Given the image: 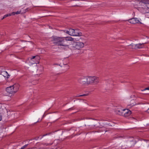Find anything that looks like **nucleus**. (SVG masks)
Wrapping results in <instances>:
<instances>
[{
  "mask_svg": "<svg viewBox=\"0 0 149 149\" xmlns=\"http://www.w3.org/2000/svg\"><path fill=\"white\" fill-rule=\"evenodd\" d=\"M74 38L70 36L65 37H53V43L58 46H61V47L67 50L69 48V46L68 41H73Z\"/></svg>",
  "mask_w": 149,
  "mask_h": 149,
  "instance_id": "obj_1",
  "label": "nucleus"
},
{
  "mask_svg": "<svg viewBox=\"0 0 149 149\" xmlns=\"http://www.w3.org/2000/svg\"><path fill=\"white\" fill-rule=\"evenodd\" d=\"M87 85L96 84L99 82L98 78L96 76L87 77Z\"/></svg>",
  "mask_w": 149,
  "mask_h": 149,
  "instance_id": "obj_2",
  "label": "nucleus"
},
{
  "mask_svg": "<svg viewBox=\"0 0 149 149\" xmlns=\"http://www.w3.org/2000/svg\"><path fill=\"white\" fill-rule=\"evenodd\" d=\"M66 33L70 36H82L81 33L79 31L72 29H69L68 31H67Z\"/></svg>",
  "mask_w": 149,
  "mask_h": 149,
  "instance_id": "obj_3",
  "label": "nucleus"
},
{
  "mask_svg": "<svg viewBox=\"0 0 149 149\" xmlns=\"http://www.w3.org/2000/svg\"><path fill=\"white\" fill-rule=\"evenodd\" d=\"M84 46V44L83 42H74L72 44V46L71 47V48L72 49H79L83 48Z\"/></svg>",
  "mask_w": 149,
  "mask_h": 149,
  "instance_id": "obj_4",
  "label": "nucleus"
},
{
  "mask_svg": "<svg viewBox=\"0 0 149 149\" xmlns=\"http://www.w3.org/2000/svg\"><path fill=\"white\" fill-rule=\"evenodd\" d=\"M78 82L82 85H87V77H81L79 78L78 79Z\"/></svg>",
  "mask_w": 149,
  "mask_h": 149,
  "instance_id": "obj_5",
  "label": "nucleus"
},
{
  "mask_svg": "<svg viewBox=\"0 0 149 149\" xmlns=\"http://www.w3.org/2000/svg\"><path fill=\"white\" fill-rule=\"evenodd\" d=\"M6 91L9 94H11L12 95L14 94L17 92V91L14 88V86H10L6 88Z\"/></svg>",
  "mask_w": 149,
  "mask_h": 149,
  "instance_id": "obj_6",
  "label": "nucleus"
},
{
  "mask_svg": "<svg viewBox=\"0 0 149 149\" xmlns=\"http://www.w3.org/2000/svg\"><path fill=\"white\" fill-rule=\"evenodd\" d=\"M131 113V111L127 109H123L122 116L127 117L129 116Z\"/></svg>",
  "mask_w": 149,
  "mask_h": 149,
  "instance_id": "obj_7",
  "label": "nucleus"
},
{
  "mask_svg": "<svg viewBox=\"0 0 149 149\" xmlns=\"http://www.w3.org/2000/svg\"><path fill=\"white\" fill-rule=\"evenodd\" d=\"M137 104L135 100L133 99L131 100L130 102H129L127 104V107L128 108L132 107Z\"/></svg>",
  "mask_w": 149,
  "mask_h": 149,
  "instance_id": "obj_8",
  "label": "nucleus"
},
{
  "mask_svg": "<svg viewBox=\"0 0 149 149\" xmlns=\"http://www.w3.org/2000/svg\"><path fill=\"white\" fill-rule=\"evenodd\" d=\"M123 110V109H122L121 107H118L115 109V112L116 114L122 116Z\"/></svg>",
  "mask_w": 149,
  "mask_h": 149,
  "instance_id": "obj_9",
  "label": "nucleus"
},
{
  "mask_svg": "<svg viewBox=\"0 0 149 149\" xmlns=\"http://www.w3.org/2000/svg\"><path fill=\"white\" fill-rule=\"evenodd\" d=\"M36 57V56H33L32 57H31L30 58V62L32 64H33L35 63H37V62H36V59L35 58Z\"/></svg>",
  "mask_w": 149,
  "mask_h": 149,
  "instance_id": "obj_10",
  "label": "nucleus"
},
{
  "mask_svg": "<svg viewBox=\"0 0 149 149\" xmlns=\"http://www.w3.org/2000/svg\"><path fill=\"white\" fill-rule=\"evenodd\" d=\"M145 43H139L136 44V49H141L143 47Z\"/></svg>",
  "mask_w": 149,
  "mask_h": 149,
  "instance_id": "obj_11",
  "label": "nucleus"
},
{
  "mask_svg": "<svg viewBox=\"0 0 149 149\" xmlns=\"http://www.w3.org/2000/svg\"><path fill=\"white\" fill-rule=\"evenodd\" d=\"M1 74L2 75L5 77H7V78H8L10 76V75L8 74L7 72L6 71H3L1 72Z\"/></svg>",
  "mask_w": 149,
  "mask_h": 149,
  "instance_id": "obj_12",
  "label": "nucleus"
},
{
  "mask_svg": "<svg viewBox=\"0 0 149 149\" xmlns=\"http://www.w3.org/2000/svg\"><path fill=\"white\" fill-rule=\"evenodd\" d=\"M19 14V12H18V11H17L16 12H13L12 13L10 14L6 15H5L3 17L2 19H3L4 18H6V17H7L8 16H11V15H15V14Z\"/></svg>",
  "mask_w": 149,
  "mask_h": 149,
  "instance_id": "obj_13",
  "label": "nucleus"
},
{
  "mask_svg": "<svg viewBox=\"0 0 149 149\" xmlns=\"http://www.w3.org/2000/svg\"><path fill=\"white\" fill-rule=\"evenodd\" d=\"M128 46L129 48L130 49H136V44H132Z\"/></svg>",
  "mask_w": 149,
  "mask_h": 149,
  "instance_id": "obj_14",
  "label": "nucleus"
},
{
  "mask_svg": "<svg viewBox=\"0 0 149 149\" xmlns=\"http://www.w3.org/2000/svg\"><path fill=\"white\" fill-rule=\"evenodd\" d=\"M129 21V22L131 24H135L136 23V22L135 21L134 18L130 19Z\"/></svg>",
  "mask_w": 149,
  "mask_h": 149,
  "instance_id": "obj_15",
  "label": "nucleus"
},
{
  "mask_svg": "<svg viewBox=\"0 0 149 149\" xmlns=\"http://www.w3.org/2000/svg\"><path fill=\"white\" fill-rule=\"evenodd\" d=\"M26 12V10H25V9H22L20 11H19V14L24 13Z\"/></svg>",
  "mask_w": 149,
  "mask_h": 149,
  "instance_id": "obj_16",
  "label": "nucleus"
},
{
  "mask_svg": "<svg viewBox=\"0 0 149 149\" xmlns=\"http://www.w3.org/2000/svg\"><path fill=\"white\" fill-rule=\"evenodd\" d=\"M64 67L65 68L66 70H68L69 68V66L67 64L64 65Z\"/></svg>",
  "mask_w": 149,
  "mask_h": 149,
  "instance_id": "obj_17",
  "label": "nucleus"
},
{
  "mask_svg": "<svg viewBox=\"0 0 149 149\" xmlns=\"http://www.w3.org/2000/svg\"><path fill=\"white\" fill-rule=\"evenodd\" d=\"M134 19H135V22H136V23H141V22H140L139 21V20L138 19H137V18H134Z\"/></svg>",
  "mask_w": 149,
  "mask_h": 149,
  "instance_id": "obj_18",
  "label": "nucleus"
},
{
  "mask_svg": "<svg viewBox=\"0 0 149 149\" xmlns=\"http://www.w3.org/2000/svg\"><path fill=\"white\" fill-rule=\"evenodd\" d=\"M27 146L28 144L25 145L22 147L20 149H25L27 147Z\"/></svg>",
  "mask_w": 149,
  "mask_h": 149,
  "instance_id": "obj_19",
  "label": "nucleus"
},
{
  "mask_svg": "<svg viewBox=\"0 0 149 149\" xmlns=\"http://www.w3.org/2000/svg\"><path fill=\"white\" fill-rule=\"evenodd\" d=\"M146 90H149V87H147V88H146L145 89H144L143 90H142L141 91H144Z\"/></svg>",
  "mask_w": 149,
  "mask_h": 149,
  "instance_id": "obj_20",
  "label": "nucleus"
},
{
  "mask_svg": "<svg viewBox=\"0 0 149 149\" xmlns=\"http://www.w3.org/2000/svg\"><path fill=\"white\" fill-rule=\"evenodd\" d=\"M137 97V96H136V95H132L131 96V97L132 98L136 97Z\"/></svg>",
  "mask_w": 149,
  "mask_h": 149,
  "instance_id": "obj_21",
  "label": "nucleus"
},
{
  "mask_svg": "<svg viewBox=\"0 0 149 149\" xmlns=\"http://www.w3.org/2000/svg\"><path fill=\"white\" fill-rule=\"evenodd\" d=\"M30 9V8H27L25 9V10H26V12L28 11Z\"/></svg>",
  "mask_w": 149,
  "mask_h": 149,
  "instance_id": "obj_22",
  "label": "nucleus"
},
{
  "mask_svg": "<svg viewBox=\"0 0 149 149\" xmlns=\"http://www.w3.org/2000/svg\"><path fill=\"white\" fill-rule=\"evenodd\" d=\"M87 95L86 94H84L83 95H81L79 96H83Z\"/></svg>",
  "mask_w": 149,
  "mask_h": 149,
  "instance_id": "obj_23",
  "label": "nucleus"
},
{
  "mask_svg": "<svg viewBox=\"0 0 149 149\" xmlns=\"http://www.w3.org/2000/svg\"><path fill=\"white\" fill-rule=\"evenodd\" d=\"M147 112L149 113V108L147 110Z\"/></svg>",
  "mask_w": 149,
  "mask_h": 149,
  "instance_id": "obj_24",
  "label": "nucleus"
},
{
  "mask_svg": "<svg viewBox=\"0 0 149 149\" xmlns=\"http://www.w3.org/2000/svg\"><path fill=\"white\" fill-rule=\"evenodd\" d=\"M65 33H66V31H66V30H63V31Z\"/></svg>",
  "mask_w": 149,
  "mask_h": 149,
  "instance_id": "obj_25",
  "label": "nucleus"
},
{
  "mask_svg": "<svg viewBox=\"0 0 149 149\" xmlns=\"http://www.w3.org/2000/svg\"><path fill=\"white\" fill-rule=\"evenodd\" d=\"M47 135V134L44 135H43L42 137L44 136H45Z\"/></svg>",
  "mask_w": 149,
  "mask_h": 149,
  "instance_id": "obj_26",
  "label": "nucleus"
},
{
  "mask_svg": "<svg viewBox=\"0 0 149 149\" xmlns=\"http://www.w3.org/2000/svg\"><path fill=\"white\" fill-rule=\"evenodd\" d=\"M54 65H57V64H54Z\"/></svg>",
  "mask_w": 149,
  "mask_h": 149,
  "instance_id": "obj_27",
  "label": "nucleus"
},
{
  "mask_svg": "<svg viewBox=\"0 0 149 149\" xmlns=\"http://www.w3.org/2000/svg\"><path fill=\"white\" fill-rule=\"evenodd\" d=\"M44 115H43V117H44Z\"/></svg>",
  "mask_w": 149,
  "mask_h": 149,
  "instance_id": "obj_28",
  "label": "nucleus"
},
{
  "mask_svg": "<svg viewBox=\"0 0 149 149\" xmlns=\"http://www.w3.org/2000/svg\"><path fill=\"white\" fill-rule=\"evenodd\" d=\"M149 9V8H148Z\"/></svg>",
  "mask_w": 149,
  "mask_h": 149,
  "instance_id": "obj_29",
  "label": "nucleus"
}]
</instances>
